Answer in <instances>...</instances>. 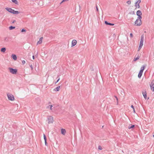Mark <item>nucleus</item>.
<instances>
[{"instance_id":"393cba45","label":"nucleus","mask_w":154,"mask_h":154,"mask_svg":"<svg viewBox=\"0 0 154 154\" xmlns=\"http://www.w3.org/2000/svg\"><path fill=\"white\" fill-rule=\"evenodd\" d=\"M127 3L128 5H130L131 4V1H128L127 2Z\"/></svg>"},{"instance_id":"7ed1b4c3","label":"nucleus","mask_w":154,"mask_h":154,"mask_svg":"<svg viewBox=\"0 0 154 154\" xmlns=\"http://www.w3.org/2000/svg\"><path fill=\"white\" fill-rule=\"evenodd\" d=\"M5 9L9 12L15 14H17L20 13L18 11H15L10 8H6Z\"/></svg>"},{"instance_id":"2eb2a0df","label":"nucleus","mask_w":154,"mask_h":154,"mask_svg":"<svg viewBox=\"0 0 154 154\" xmlns=\"http://www.w3.org/2000/svg\"><path fill=\"white\" fill-rule=\"evenodd\" d=\"M61 134L63 135H65L66 133V131L65 129H61Z\"/></svg>"},{"instance_id":"6ab92c4d","label":"nucleus","mask_w":154,"mask_h":154,"mask_svg":"<svg viewBox=\"0 0 154 154\" xmlns=\"http://www.w3.org/2000/svg\"><path fill=\"white\" fill-rule=\"evenodd\" d=\"M44 138L45 141V145H46V144L47 143L46 142V138L45 135L44 134Z\"/></svg>"},{"instance_id":"473e14b6","label":"nucleus","mask_w":154,"mask_h":154,"mask_svg":"<svg viewBox=\"0 0 154 154\" xmlns=\"http://www.w3.org/2000/svg\"><path fill=\"white\" fill-rule=\"evenodd\" d=\"M96 9H97V11H98V9L97 7H96Z\"/></svg>"},{"instance_id":"b1692460","label":"nucleus","mask_w":154,"mask_h":154,"mask_svg":"<svg viewBox=\"0 0 154 154\" xmlns=\"http://www.w3.org/2000/svg\"><path fill=\"white\" fill-rule=\"evenodd\" d=\"M15 28V27H13L12 26H11L9 27V29L10 30H11V29H14Z\"/></svg>"},{"instance_id":"f704fd0d","label":"nucleus","mask_w":154,"mask_h":154,"mask_svg":"<svg viewBox=\"0 0 154 154\" xmlns=\"http://www.w3.org/2000/svg\"><path fill=\"white\" fill-rule=\"evenodd\" d=\"M133 109V112H134V113H135V109Z\"/></svg>"},{"instance_id":"20e7f679","label":"nucleus","mask_w":154,"mask_h":154,"mask_svg":"<svg viewBox=\"0 0 154 154\" xmlns=\"http://www.w3.org/2000/svg\"><path fill=\"white\" fill-rule=\"evenodd\" d=\"M48 124L52 123L54 122V118L51 116H48L47 117V120Z\"/></svg>"},{"instance_id":"6e6552de","label":"nucleus","mask_w":154,"mask_h":154,"mask_svg":"<svg viewBox=\"0 0 154 154\" xmlns=\"http://www.w3.org/2000/svg\"><path fill=\"white\" fill-rule=\"evenodd\" d=\"M141 1L140 0H138L135 4V6L136 8H139L140 7L139 4L140 3Z\"/></svg>"},{"instance_id":"2f4dec72","label":"nucleus","mask_w":154,"mask_h":154,"mask_svg":"<svg viewBox=\"0 0 154 154\" xmlns=\"http://www.w3.org/2000/svg\"><path fill=\"white\" fill-rule=\"evenodd\" d=\"M32 58L33 60H34L35 59V57H34V56H32Z\"/></svg>"},{"instance_id":"dca6fc26","label":"nucleus","mask_w":154,"mask_h":154,"mask_svg":"<svg viewBox=\"0 0 154 154\" xmlns=\"http://www.w3.org/2000/svg\"><path fill=\"white\" fill-rule=\"evenodd\" d=\"M60 86H59L54 89V91H59L60 90Z\"/></svg>"},{"instance_id":"bb28decb","label":"nucleus","mask_w":154,"mask_h":154,"mask_svg":"<svg viewBox=\"0 0 154 154\" xmlns=\"http://www.w3.org/2000/svg\"><path fill=\"white\" fill-rule=\"evenodd\" d=\"M26 29H22L21 30V32H26Z\"/></svg>"},{"instance_id":"cd10ccee","label":"nucleus","mask_w":154,"mask_h":154,"mask_svg":"<svg viewBox=\"0 0 154 154\" xmlns=\"http://www.w3.org/2000/svg\"><path fill=\"white\" fill-rule=\"evenodd\" d=\"M69 0H63L62 1V2H61V3H63V2H66V1H69Z\"/></svg>"},{"instance_id":"1a4fd4ad","label":"nucleus","mask_w":154,"mask_h":154,"mask_svg":"<svg viewBox=\"0 0 154 154\" xmlns=\"http://www.w3.org/2000/svg\"><path fill=\"white\" fill-rule=\"evenodd\" d=\"M77 41L76 40L74 39L72 40L71 42V47H73L75 46L77 44Z\"/></svg>"},{"instance_id":"ddd939ff","label":"nucleus","mask_w":154,"mask_h":154,"mask_svg":"<svg viewBox=\"0 0 154 154\" xmlns=\"http://www.w3.org/2000/svg\"><path fill=\"white\" fill-rule=\"evenodd\" d=\"M137 15L138 16V17H142V13L140 11H138L137 12Z\"/></svg>"},{"instance_id":"9d476101","label":"nucleus","mask_w":154,"mask_h":154,"mask_svg":"<svg viewBox=\"0 0 154 154\" xmlns=\"http://www.w3.org/2000/svg\"><path fill=\"white\" fill-rule=\"evenodd\" d=\"M150 87L151 90L153 91H154V83H153V82H152L151 84H150Z\"/></svg>"},{"instance_id":"f03ea898","label":"nucleus","mask_w":154,"mask_h":154,"mask_svg":"<svg viewBox=\"0 0 154 154\" xmlns=\"http://www.w3.org/2000/svg\"><path fill=\"white\" fill-rule=\"evenodd\" d=\"M143 40H144V36L143 35H142L141 36L140 40V44L138 48V51H140L141 49V48L142 47L143 45Z\"/></svg>"},{"instance_id":"c9c22d12","label":"nucleus","mask_w":154,"mask_h":154,"mask_svg":"<svg viewBox=\"0 0 154 154\" xmlns=\"http://www.w3.org/2000/svg\"><path fill=\"white\" fill-rule=\"evenodd\" d=\"M15 21H15V20H14V21H13V23H14Z\"/></svg>"},{"instance_id":"72a5a7b5","label":"nucleus","mask_w":154,"mask_h":154,"mask_svg":"<svg viewBox=\"0 0 154 154\" xmlns=\"http://www.w3.org/2000/svg\"><path fill=\"white\" fill-rule=\"evenodd\" d=\"M59 80H60V79H58V80H57V82H56V83H57V82H58L59 81Z\"/></svg>"},{"instance_id":"7c9ffc66","label":"nucleus","mask_w":154,"mask_h":154,"mask_svg":"<svg viewBox=\"0 0 154 154\" xmlns=\"http://www.w3.org/2000/svg\"><path fill=\"white\" fill-rule=\"evenodd\" d=\"M98 149H100V150H101L102 149L101 147L100 146H99V147H98Z\"/></svg>"},{"instance_id":"a878e982","label":"nucleus","mask_w":154,"mask_h":154,"mask_svg":"<svg viewBox=\"0 0 154 154\" xmlns=\"http://www.w3.org/2000/svg\"><path fill=\"white\" fill-rule=\"evenodd\" d=\"M26 63V61L23 60L22 61V63L24 65Z\"/></svg>"},{"instance_id":"4c0bfd02","label":"nucleus","mask_w":154,"mask_h":154,"mask_svg":"<svg viewBox=\"0 0 154 154\" xmlns=\"http://www.w3.org/2000/svg\"><path fill=\"white\" fill-rule=\"evenodd\" d=\"M153 137H154V135H153Z\"/></svg>"},{"instance_id":"412c9836","label":"nucleus","mask_w":154,"mask_h":154,"mask_svg":"<svg viewBox=\"0 0 154 154\" xmlns=\"http://www.w3.org/2000/svg\"><path fill=\"white\" fill-rule=\"evenodd\" d=\"M134 127V125H129L128 126V128L129 129H130L131 128H133Z\"/></svg>"},{"instance_id":"e433bc0d","label":"nucleus","mask_w":154,"mask_h":154,"mask_svg":"<svg viewBox=\"0 0 154 154\" xmlns=\"http://www.w3.org/2000/svg\"><path fill=\"white\" fill-rule=\"evenodd\" d=\"M116 98L117 100H118V98H117L116 97Z\"/></svg>"},{"instance_id":"f8f14e48","label":"nucleus","mask_w":154,"mask_h":154,"mask_svg":"<svg viewBox=\"0 0 154 154\" xmlns=\"http://www.w3.org/2000/svg\"><path fill=\"white\" fill-rule=\"evenodd\" d=\"M42 39H43L42 37L40 38L39 39V41L37 42V45H38L39 44H42Z\"/></svg>"},{"instance_id":"c85d7f7f","label":"nucleus","mask_w":154,"mask_h":154,"mask_svg":"<svg viewBox=\"0 0 154 154\" xmlns=\"http://www.w3.org/2000/svg\"><path fill=\"white\" fill-rule=\"evenodd\" d=\"M130 36L132 38L133 37V34L132 33H130Z\"/></svg>"},{"instance_id":"aec40b11","label":"nucleus","mask_w":154,"mask_h":154,"mask_svg":"<svg viewBox=\"0 0 154 154\" xmlns=\"http://www.w3.org/2000/svg\"><path fill=\"white\" fill-rule=\"evenodd\" d=\"M105 23L106 24H107V25H114V24H112V23H108L107 21H105Z\"/></svg>"},{"instance_id":"9b49d317","label":"nucleus","mask_w":154,"mask_h":154,"mask_svg":"<svg viewBox=\"0 0 154 154\" xmlns=\"http://www.w3.org/2000/svg\"><path fill=\"white\" fill-rule=\"evenodd\" d=\"M142 94L144 98L145 99H147V93H146V91H143L142 92Z\"/></svg>"},{"instance_id":"0eeeda50","label":"nucleus","mask_w":154,"mask_h":154,"mask_svg":"<svg viewBox=\"0 0 154 154\" xmlns=\"http://www.w3.org/2000/svg\"><path fill=\"white\" fill-rule=\"evenodd\" d=\"M8 69L10 72L12 74H16L17 72V69H13L10 67L8 68Z\"/></svg>"},{"instance_id":"4be33fe9","label":"nucleus","mask_w":154,"mask_h":154,"mask_svg":"<svg viewBox=\"0 0 154 154\" xmlns=\"http://www.w3.org/2000/svg\"><path fill=\"white\" fill-rule=\"evenodd\" d=\"M12 2L16 4H18V2L17 0H11Z\"/></svg>"},{"instance_id":"4468645a","label":"nucleus","mask_w":154,"mask_h":154,"mask_svg":"<svg viewBox=\"0 0 154 154\" xmlns=\"http://www.w3.org/2000/svg\"><path fill=\"white\" fill-rule=\"evenodd\" d=\"M11 57L15 60H16L17 59V56H16V55L14 54H12Z\"/></svg>"},{"instance_id":"f257e3e1","label":"nucleus","mask_w":154,"mask_h":154,"mask_svg":"<svg viewBox=\"0 0 154 154\" xmlns=\"http://www.w3.org/2000/svg\"><path fill=\"white\" fill-rule=\"evenodd\" d=\"M142 17H138L137 19L134 23V25L135 26H140L142 24L141 19Z\"/></svg>"},{"instance_id":"423d86ee","label":"nucleus","mask_w":154,"mask_h":154,"mask_svg":"<svg viewBox=\"0 0 154 154\" xmlns=\"http://www.w3.org/2000/svg\"><path fill=\"white\" fill-rule=\"evenodd\" d=\"M145 67V66H142L139 72L138 75V77L139 78H141L142 75L143 71Z\"/></svg>"},{"instance_id":"39448f33","label":"nucleus","mask_w":154,"mask_h":154,"mask_svg":"<svg viewBox=\"0 0 154 154\" xmlns=\"http://www.w3.org/2000/svg\"><path fill=\"white\" fill-rule=\"evenodd\" d=\"M7 96L8 98V99L11 101H14L15 100V98L14 96L11 94L9 93L7 94Z\"/></svg>"},{"instance_id":"f3484780","label":"nucleus","mask_w":154,"mask_h":154,"mask_svg":"<svg viewBox=\"0 0 154 154\" xmlns=\"http://www.w3.org/2000/svg\"><path fill=\"white\" fill-rule=\"evenodd\" d=\"M140 58V57L138 56L136 57H135L133 60L134 61H136L137 60H138Z\"/></svg>"},{"instance_id":"c756f323","label":"nucleus","mask_w":154,"mask_h":154,"mask_svg":"<svg viewBox=\"0 0 154 154\" xmlns=\"http://www.w3.org/2000/svg\"><path fill=\"white\" fill-rule=\"evenodd\" d=\"M131 107L133 109H134V106L132 105L131 106Z\"/></svg>"},{"instance_id":"a211bd4d","label":"nucleus","mask_w":154,"mask_h":154,"mask_svg":"<svg viewBox=\"0 0 154 154\" xmlns=\"http://www.w3.org/2000/svg\"><path fill=\"white\" fill-rule=\"evenodd\" d=\"M6 51V48H2L1 49V51L3 53L5 52Z\"/></svg>"},{"instance_id":"5701e85b","label":"nucleus","mask_w":154,"mask_h":154,"mask_svg":"<svg viewBox=\"0 0 154 154\" xmlns=\"http://www.w3.org/2000/svg\"><path fill=\"white\" fill-rule=\"evenodd\" d=\"M53 106L52 105H49L48 106V108H49L51 110H52V107Z\"/></svg>"}]
</instances>
